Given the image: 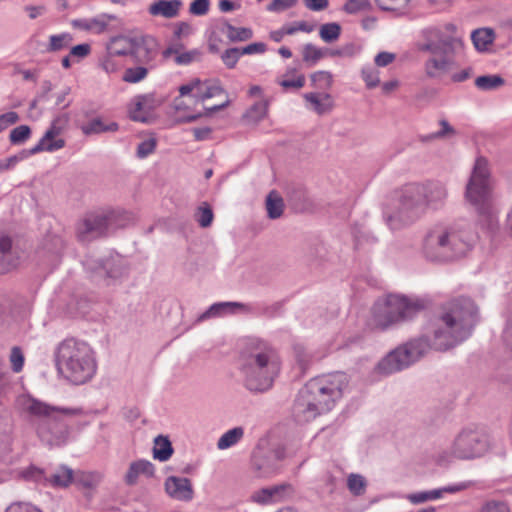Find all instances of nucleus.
Returning <instances> with one entry per match:
<instances>
[{
  "instance_id": "nucleus-1",
  "label": "nucleus",
  "mask_w": 512,
  "mask_h": 512,
  "mask_svg": "<svg viewBox=\"0 0 512 512\" xmlns=\"http://www.w3.org/2000/svg\"><path fill=\"white\" fill-rule=\"evenodd\" d=\"M478 321L479 311L474 301L464 296L455 298L443 305L423 335L390 352L379 362L378 369L392 374L407 368L432 349L454 348L471 336Z\"/></svg>"
},
{
  "instance_id": "nucleus-2",
  "label": "nucleus",
  "mask_w": 512,
  "mask_h": 512,
  "mask_svg": "<svg viewBox=\"0 0 512 512\" xmlns=\"http://www.w3.org/2000/svg\"><path fill=\"white\" fill-rule=\"evenodd\" d=\"M17 405L30 418L40 440L49 446H61L67 442L70 430L64 417L83 414L81 408L53 406L29 395L18 397Z\"/></svg>"
},
{
  "instance_id": "nucleus-3",
  "label": "nucleus",
  "mask_w": 512,
  "mask_h": 512,
  "mask_svg": "<svg viewBox=\"0 0 512 512\" xmlns=\"http://www.w3.org/2000/svg\"><path fill=\"white\" fill-rule=\"evenodd\" d=\"M347 386L344 373L324 375L309 380L299 391L293 405V415L298 422H309L328 412L342 397Z\"/></svg>"
},
{
  "instance_id": "nucleus-4",
  "label": "nucleus",
  "mask_w": 512,
  "mask_h": 512,
  "mask_svg": "<svg viewBox=\"0 0 512 512\" xmlns=\"http://www.w3.org/2000/svg\"><path fill=\"white\" fill-rule=\"evenodd\" d=\"M280 371L276 349L268 342L253 338L246 341L240 354V372L244 386L252 392L269 390Z\"/></svg>"
},
{
  "instance_id": "nucleus-5",
  "label": "nucleus",
  "mask_w": 512,
  "mask_h": 512,
  "mask_svg": "<svg viewBox=\"0 0 512 512\" xmlns=\"http://www.w3.org/2000/svg\"><path fill=\"white\" fill-rule=\"evenodd\" d=\"M472 248L469 223L464 219L438 223L423 239V254L432 262L447 263L464 257Z\"/></svg>"
},
{
  "instance_id": "nucleus-6",
  "label": "nucleus",
  "mask_w": 512,
  "mask_h": 512,
  "mask_svg": "<svg viewBox=\"0 0 512 512\" xmlns=\"http://www.w3.org/2000/svg\"><path fill=\"white\" fill-rule=\"evenodd\" d=\"M56 365L70 382L79 385L89 381L96 372V360L91 347L83 341L70 338L57 348Z\"/></svg>"
},
{
  "instance_id": "nucleus-7",
  "label": "nucleus",
  "mask_w": 512,
  "mask_h": 512,
  "mask_svg": "<svg viewBox=\"0 0 512 512\" xmlns=\"http://www.w3.org/2000/svg\"><path fill=\"white\" fill-rule=\"evenodd\" d=\"M416 47L420 52H429V57L424 63L425 74L429 78H439L449 71L453 56L463 48V42L455 37L444 35L435 28L425 29L422 32V40Z\"/></svg>"
},
{
  "instance_id": "nucleus-8",
  "label": "nucleus",
  "mask_w": 512,
  "mask_h": 512,
  "mask_svg": "<svg viewBox=\"0 0 512 512\" xmlns=\"http://www.w3.org/2000/svg\"><path fill=\"white\" fill-rule=\"evenodd\" d=\"M466 200L476 210L479 221L489 230L497 226V212L493 205L492 187L487 161L476 160L465 190Z\"/></svg>"
},
{
  "instance_id": "nucleus-9",
  "label": "nucleus",
  "mask_w": 512,
  "mask_h": 512,
  "mask_svg": "<svg viewBox=\"0 0 512 512\" xmlns=\"http://www.w3.org/2000/svg\"><path fill=\"white\" fill-rule=\"evenodd\" d=\"M425 307L422 299L390 294L374 303L368 324L372 329L386 330L412 319Z\"/></svg>"
},
{
  "instance_id": "nucleus-10",
  "label": "nucleus",
  "mask_w": 512,
  "mask_h": 512,
  "mask_svg": "<svg viewBox=\"0 0 512 512\" xmlns=\"http://www.w3.org/2000/svg\"><path fill=\"white\" fill-rule=\"evenodd\" d=\"M421 197L415 184L405 186L393 211L385 213V221L390 229L399 230L409 226L426 213Z\"/></svg>"
},
{
  "instance_id": "nucleus-11",
  "label": "nucleus",
  "mask_w": 512,
  "mask_h": 512,
  "mask_svg": "<svg viewBox=\"0 0 512 512\" xmlns=\"http://www.w3.org/2000/svg\"><path fill=\"white\" fill-rule=\"evenodd\" d=\"M116 226V213H89L77 224V237L83 243H88L105 236Z\"/></svg>"
},
{
  "instance_id": "nucleus-12",
  "label": "nucleus",
  "mask_w": 512,
  "mask_h": 512,
  "mask_svg": "<svg viewBox=\"0 0 512 512\" xmlns=\"http://www.w3.org/2000/svg\"><path fill=\"white\" fill-rule=\"evenodd\" d=\"M487 444L481 435L473 430H462L452 442L449 454L453 458L466 460L481 456Z\"/></svg>"
},
{
  "instance_id": "nucleus-13",
  "label": "nucleus",
  "mask_w": 512,
  "mask_h": 512,
  "mask_svg": "<svg viewBox=\"0 0 512 512\" xmlns=\"http://www.w3.org/2000/svg\"><path fill=\"white\" fill-rule=\"evenodd\" d=\"M159 42L151 35L135 36L130 57L135 64L156 67L159 55Z\"/></svg>"
},
{
  "instance_id": "nucleus-14",
  "label": "nucleus",
  "mask_w": 512,
  "mask_h": 512,
  "mask_svg": "<svg viewBox=\"0 0 512 512\" xmlns=\"http://www.w3.org/2000/svg\"><path fill=\"white\" fill-rule=\"evenodd\" d=\"M67 122V115L56 117L39 142L33 148L28 150L30 155H34L42 151L53 152L62 149L65 146V140L57 138V136L62 133Z\"/></svg>"
},
{
  "instance_id": "nucleus-15",
  "label": "nucleus",
  "mask_w": 512,
  "mask_h": 512,
  "mask_svg": "<svg viewBox=\"0 0 512 512\" xmlns=\"http://www.w3.org/2000/svg\"><path fill=\"white\" fill-rule=\"evenodd\" d=\"M419 194L422 195V204L427 211L428 209H439L445 203L448 196L446 186L438 181H430L426 183H414Z\"/></svg>"
},
{
  "instance_id": "nucleus-16",
  "label": "nucleus",
  "mask_w": 512,
  "mask_h": 512,
  "mask_svg": "<svg viewBox=\"0 0 512 512\" xmlns=\"http://www.w3.org/2000/svg\"><path fill=\"white\" fill-rule=\"evenodd\" d=\"M160 104L161 102L155 98L154 94L138 95L130 105V118L145 123L148 121L150 113Z\"/></svg>"
},
{
  "instance_id": "nucleus-17",
  "label": "nucleus",
  "mask_w": 512,
  "mask_h": 512,
  "mask_svg": "<svg viewBox=\"0 0 512 512\" xmlns=\"http://www.w3.org/2000/svg\"><path fill=\"white\" fill-rule=\"evenodd\" d=\"M20 264V253L7 235L0 236V274L16 269Z\"/></svg>"
},
{
  "instance_id": "nucleus-18",
  "label": "nucleus",
  "mask_w": 512,
  "mask_h": 512,
  "mask_svg": "<svg viewBox=\"0 0 512 512\" xmlns=\"http://www.w3.org/2000/svg\"><path fill=\"white\" fill-rule=\"evenodd\" d=\"M293 492V488L290 484L283 483L279 485H273L265 487L255 491L251 495V500L258 504H270L281 501L286 497L290 496Z\"/></svg>"
},
{
  "instance_id": "nucleus-19",
  "label": "nucleus",
  "mask_w": 512,
  "mask_h": 512,
  "mask_svg": "<svg viewBox=\"0 0 512 512\" xmlns=\"http://www.w3.org/2000/svg\"><path fill=\"white\" fill-rule=\"evenodd\" d=\"M165 489L169 496L180 501H189L194 494L191 481L183 477H168L165 481Z\"/></svg>"
},
{
  "instance_id": "nucleus-20",
  "label": "nucleus",
  "mask_w": 512,
  "mask_h": 512,
  "mask_svg": "<svg viewBox=\"0 0 512 512\" xmlns=\"http://www.w3.org/2000/svg\"><path fill=\"white\" fill-rule=\"evenodd\" d=\"M252 466L262 477H267L278 469L267 449L257 447L252 454Z\"/></svg>"
},
{
  "instance_id": "nucleus-21",
  "label": "nucleus",
  "mask_w": 512,
  "mask_h": 512,
  "mask_svg": "<svg viewBox=\"0 0 512 512\" xmlns=\"http://www.w3.org/2000/svg\"><path fill=\"white\" fill-rule=\"evenodd\" d=\"M181 6L180 0H157L149 6L148 12L152 16L171 19L179 15Z\"/></svg>"
},
{
  "instance_id": "nucleus-22",
  "label": "nucleus",
  "mask_w": 512,
  "mask_h": 512,
  "mask_svg": "<svg viewBox=\"0 0 512 512\" xmlns=\"http://www.w3.org/2000/svg\"><path fill=\"white\" fill-rule=\"evenodd\" d=\"M134 39L125 35L112 37L106 44V50L110 55L130 56Z\"/></svg>"
},
{
  "instance_id": "nucleus-23",
  "label": "nucleus",
  "mask_w": 512,
  "mask_h": 512,
  "mask_svg": "<svg viewBox=\"0 0 512 512\" xmlns=\"http://www.w3.org/2000/svg\"><path fill=\"white\" fill-rule=\"evenodd\" d=\"M139 475H145L147 477L153 476V464L150 461L143 459L132 462L125 475V482L128 485H134L137 482Z\"/></svg>"
},
{
  "instance_id": "nucleus-24",
  "label": "nucleus",
  "mask_w": 512,
  "mask_h": 512,
  "mask_svg": "<svg viewBox=\"0 0 512 512\" xmlns=\"http://www.w3.org/2000/svg\"><path fill=\"white\" fill-rule=\"evenodd\" d=\"M244 305L238 302H219L211 305L205 312L198 316L197 322H202L210 318L232 313L237 308H243Z\"/></svg>"
},
{
  "instance_id": "nucleus-25",
  "label": "nucleus",
  "mask_w": 512,
  "mask_h": 512,
  "mask_svg": "<svg viewBox=\"0 0 512 512\" xmlns=\"http://www.w3.org/2000/svg\"><path fill=\"white\" fill-rule=\"evenodd\" d=\"M494 38V31L490 28L476 29L471 34L472 42L475 48L480 52L487 51L488 47L492 45Z\"/></svg>"
},
{
  "instance_id": "nucleus-26",
  "label": "nucleus",
  "mask_w": 512,
  "mask_h": 512,
  "mask_svg": "<svg viewBox=\"0 0 512 512\" xmlns=\"http://www.w3.org/2000/svg\"><path fill=\"white\" fill-rule=\"evenodd\" d=\"M304 98L313 105L314 110L322 115L329 112L333 107V101L329 94L319 95L317 93H306Z\"/></svg>"
},
{
  "instance_id": "nucleus-27",
  "label": "nucleus",
  "mask_w": 512,
  "mask_h": 512,
  "mask_svg": "<svg viewBox=\"0 0 512 512\" xmlns=\"http://www.w3.org/2000/svg\"><path fill=\"white\" fill-rule=\"evenodd\" d=\"M118 128L119 125L116 122L105 124L100 118H94L81 126V130L85 135L115 132L118 130Z\"/></svg>"
},
{
  "instance_id": "nucleus-28",
  "label": "nucleus",
  "mask_w": 512,
  "mask_h": 512,
  "mask_svg": "<svg viewBox=\"0 0 512 512\" xmlns=\"http://www.w3.org/2000/svg\"><path fill=\"white\" fill-rule=\"evenodd\" d=\"M73 481V470L67 466H60L57 471L48 476L47 485L65 488Z\"/></svg>"
},
{
  "instance_id": "nucleus-29",
  "label": "nucleus",
  "mask_w": 512,
  "mask_h": 512,
  "mask_svg": "<svg viewBox=\"0 0 512 512\" xmlns=\"http://www.w3.org/2000/svg\"><path fill=\"white\" fill-rule=\"evenodd\" d=\"M173 454V448L168 437L159 435L154 440L153 457L159 461H167Z\"/></svg>"
},
{
  "instance_id": "nucleus-30",
  "label": "nucleus",
  "mask_w": 512,
  "mask_h": 512,
  "mask_svg": "<svg viewBox=\"0 0 512 512\" xmlns=\"http://www.w3.org/2000/svg\"><path fill=\"white\" fill-rule=\"evenodd\" d=\"M96 270L100 275H105L106 277L112 279L121 277L125 272V269L120 261L113 258L99 263V267H97Z\"/></svg>"
},
{
  "instance_id": "nucleus-31",
  "label": "nucleus",
  "mask_w": 512,
  "mask_h": 512,
  "mask_svg": "<svg viewBox=\"0 0 512 512\" xmlns=\"http://www.w3.org/2000/svg\"><path fill=\"white\" fill-rule=\"evenodd\" d=\"M224 29H226L225 33L230 42H243L253 37V32L250 28L235 27L227 21L224 23Z\"/></svg>"
},
{
  "instance_id": "nucleus-32",
  "label": "nucleus",
  "mask_w": 512,
  "mask_h": 512,
  "mask_svg": "<svg viewBox=\"0 0 512 512\" xmlns=\"http://www.w3.org/2000/svg\"><path fill=\"white\" fill-rule=\"evenodd\" d=\"M152 69V67L143 64H136V66L129 67L124 71L122 80L127 83H139L148 76L149 71Z\"/></svg>"
},
{
  "instance_id": "nucleus-33",
  "label": "nucleus",
  "mask_w": 512,
  "mask_h": 512,
  "mask_svg": "<svg viewBox=\"0 0 512 512\" xmlns=\"http://www.w3.org/2000/svg\"><path fill=\"white\" fill-rule=\"evenodd\" d=\"M244 435L242 427H235L225 432L217 442V448L224 450L238 443Z\"/></svg>"
},
{
  "instance_id": "nucleus-34",
  "label": "nucleus",
  "mask_w": 512,
  "mask_h": 512,
  "mask_svg": "<svg viewBox=\"0 0 512 512\" xmlns=\"http://www.w3.org/2000/svg\"><path fill=\"white\" fill-rule=\"evenodd\" d=\"M223 92V89L216 84H211L210 81H201V86L197 87V91L193 94L195 99L204 102L207 99L215 97Z\"/></svg>"
},
{
  "instance_id": "nucleus-35",
  "label": "nucleus",
  "mask_w": 512,
  "mask_h": 512,
  "mask_svg": "<svg viewBox=\"0 0 512 512\" xmlns=\"http://www.w3.org/2000/svg\"><path fill=\"white\" fill-rule=\"evenodd\" d=\"M73 41V37L70 33H61L56 35H51L49 37V43L47 45L46 51L51 52H58L63 49H66L70 46V44Z\"/></svg>"
},
{
  "instance_id": "nucleus-36",
  "label": "nucleus",
  "mask_w": 512,
  "mask_h": 512,
  "mask_svg": "<svg viewBox=\"0 0 512 512\" xmlns=\"http://www.w3.org/2000/svg\"><path fill=\"white\" fill-rule=\"evenodd\" d=\"M504 83V79L500 75L496 74L479 76L475 80L476 87L483 91L497 89L504 85Z\"/></svg>"
},
{
  "instance_id": "nucleus-37",
  "label": "nucleus",
  "mask_w": 512,
  "mask_h": 512,
  "mask_svg": "<svg viewBox=\"0 0 512 512\" xmlns=\"http://www.w3.org/2000/svg\"><path fill=\"white\" fill-rule=\"evenodd\" d=\"M283 200L275 192L269 193L266 199V209L268 217L271 219L279 218L283 213Z\"/></svg>"
},
{
  "instance_id": "nucleus-38",
  "label": "nucleus",
  "mask_w": 512,
  "mask_h": 512,
  "mask_svg": "<svg viewBox=\"0 0 512 512\" xmlns=\"http://www.w3.org/2000/svg\"><path fill=\"white\" fill-rule=\"evenodd\" d=\"M341 34V26L336 22L326 23L321 25L319 35L326 43L336 41Z\"/></svg>"
},
{
  "instance_id": "nucleus-39",
  "label": "nucleus",
  "mask_w": 512,
  "mask_h": 512,
  "mask_svg": "<svg viewBox=\"0 0 512 512\" xmlns=\"http://www.w3.org/2000/svg\"><path fill=\"white\" fill-rule=\"evenodd\" d=\"M267 107L268 103L266 101L256 102L246 111L244 117L249 122H258L266 116Z\"/></svg>"
},
{
  "instance_id": "nucleus-40",
  "label": "nucleus",
  "mask_w": 512,
  "mask_h": 512,
  "mask_svg": "<svg viewBox=\"0 0 512 512\" xmlns=\"http://www.w3.org/2000/svg\"><path fill=\"white\" fill-rule=\"evenodd\" d=\"M31 128L28 125H20L10 131L9 141L12 145H21L31 137Z\"/></svg>"
},
{
  "instance_id": "nucleus-41",
  "label": "nucleus",
  "mask_w": 512,
  "mask_h": 512,
  "mask_svg": "<svg viewBox=\"0 0 512 512\" xmlns=\"http://www.w3.org/2000/svg\"><path fill=\"white\" fill-rule=\"evenodd\" d=\"M21 475L25 480L34 481L39 484L47 485L48 482V476L45 471L33 465L23 470Z\"/></svg>"
},
{
  "instance_id": "nucleus-42",
  "label": "nucleus",
  "mask_w": 512,
  "mask_h": 512,
  "mask_svg": "<svg viewBox=\"0 0 512 512\" xmlns=\"http://www.w3.org/2000/svg\"><path fill=\"white\" fill-rule=\"evenodd\" d=\"M325 57L324 49L318 48L315 45L308 43L303 48V60L310 65H314L320 59Z\"/></svg>"
},
{
  "instance_id": "nucleus-43",
  "label": "nucleus",
  "mask_w": 512,
  "mask_h": 512,
  "mask_svg": "<svg viewBox=\"0 0 512 512\" xmlns=\"http://www.w3.org/2000/svg\"><path fill=\"white\" fill-rule=\"evenodd\" d=\"M442 496V491L440 490H431V491H423L417 493H411L406 496V498L412 504H420L426 501L435 500Z\"/></svg>"
},
{
  "instance_id": "nucleus-44",
  "label": "nucleus",
  "mask_w": 512,
  "mask_h": 512,
  "mask_svg": "<svg viewBox=\"0 0 512 512\" xmlns=\"http://www.w3.org/2000/svg\"><path fill=\"white\" fill-rule=\"evenodd\" d=\"M196 221L198 224L203 227H209L213 221V211L208 203L203 202L201 206L198 208L196 214Z\"/></svg>"
},
{
  "instance_id": "nucleus-45",
  "label": "nucleus",
  "mask_w": 512,
  "mask_h": 512,
  "mask_svg": "<svg viewBox=\"0 0 512 512\" xmlns=\"http://www.w3.org/2000/svg\"><path fill=\"white\" fill-rule=\"evenodd\" d=\"M202 55L203 53L199 49L183 50L178 56L174 57V62L177 65H189L193 62L200 61Z\"/></svg>"
},
{
  "instance_id": "nucleus-46",
  "label": "nucleus",
  "mask_w": 512,
  "mask_h": 512,
  "mask_svg": "<svg viewBox=\"0 0 512 512\" xmlns=\"http://www.w3.org/2000/svg\"><path fill=\"white\" fill-rule=\"evenodd\" d=\"M116 19V16L115 15H111V14H101L95 18H91L90 19V24H91V32H94V33H102L104 32L109 23L111 21H114Z\"/></svg>"
},
{
  "instance_id": "nucleus-47",
  "label": "nucleus",
  "mask_w": 512,
  "mask_h": 512,
  "mask_svg": "<svg viewBox=\"0 0 512 512\" xmlns=\"http://www.w3.org/2000/svg\"><path fill=\"white\" fill-rule=\"evenodd\" d=\"M347 486L352 494L359 496L364 493L366 482L363 476L350 474L347 479Z\"/></svg>"
},
{
  "instance_id": "nucleus-48",
  "label": "nucleus",
  "mask_w": 512,
  "mask_h": 512,
  "mask_svg": "<svg viewBox=\"0 0 512 512\" xmlns=\"http://www.w3.org/2000/svg\"><path fill=\"white\" fill-rule=\"evenodd\" d=\"M240 56H241L240 48L233 47V48L226 49L222 53L221 60L223 61L224 65L227 68L233 69L236 66Z\"/></svg>"
},
{
  "instance_id": "nucleus-49",
  "label": "nucleus",
  "mask_w": 512,
  "mask_h": 512,
  "mask_svg": "<svg viewBox=\"0 0 512 512\" xmlns=\"http://www.w3.org/2000/svg\"><path fill=\"white\" fill-rule=\"evenodd\" d=\"M293 352L298 364L301 366L302 369H305L308 366L311 359V355L307 351L306 347L303 344H294Z\"/></svg>"
},
{
  "instance_id": "nucleus-50",
  "label": "nucleus",
  "mask_w": 512,
  "mask_h": 512,
  "mask_svg": "<svg viewBox=\"0 0 512 512\" xmlns=\"http://www.w3.org/2000/svg\"><path fill=\"white\" fill-rule=\"evenodd\" d=\"M371 9L369 0H347L344 5V10L349 14H355L361 11H368Z\"/></svg>"
},
{
  "instance_id": "nucleus-51",
  "label": "nucleus",
  "mask_w": 512,
  "mask_h": 512,
  "mask_svg": "<svg viewBox=\"0 0 512 512\" xmlns=\"http://www.w3.org/2000/svg\"><path fill=\"white\" fill-rule=\"evenodd\" d=\"M361 74L369 89L375 88L380 83L379 72L372 67L363 68Z\"/></svg>"
},
{
  "instance_id": "nucleus-52",
  "label": "nucleus",
  "mask_w": 512,
  "mask_h": 512,
  "mask_svg": "<svg viewBox=\"0 0 512 512\" xmlns=\"http://www.w3.org/2000/svg\"><path fill=\"white\" fill-rule=\"evenodd\" d=\"M31 156L28 150H23L17 155L10 156L4 160H0V173L9 170L19 161Z\"/></svg>"
},
{
  "instance_id": "nucleus-53",
  "label": "nucleus",
  "mask_w": 512,
  "mask_h": 512,
  "mask_svg": "<svg viewBox=\"0 0 512 512\" xmlns=\"http://www.w3.org/2000/svg\"><path fill=\"white\" fill-rule=\"evenodd\" d=\"M480 512H510V508L504 501L489 500L483 504Z\"/></svg>"
},
{
  "instance_id": "nucleus-54",
  "label": "nucleus",
  "mask_w": 512,
  "mask_h": 512,
  "mask_svg": "<svg viewBox=\"0 0 512 512\" xmlns=\"http://www.w3.org/2000/svg\"><path fill=\"white\" fill-rule=\"evenodd\" d=\"M311 81L315 85L328 88L332 83V75L328 71H317L311 75Z\"/></svg>"
},
{
  "instance_id": "nucleus-55",
  "label": "nucleus",
  "mask_w": 512,
  "mask_h": 512,
  "mask_svg": "<svg viewBox=\"0 0 512 512\" xmlns=\"http://www.w3.org/2000/svg\"><path fill=\"white\" fill-rule=\"evenodd\" d=\"M209 7V0H194L189 6V13L195 16H203L208 13Z\"/></svg>"
},
{
  "instance_id": "nucleus-56",
  "label": "nucleus",
  "mask_w": 512,
  "mask_h": 512,
  "mask_svg": "<svg viewBox=\"0 0 512 512\" xmlns=\"http://www.w3.org/2000/svg\"><path fill=\"white\" fill-rule=\"evenodd\" d=\"M10 362L12 365V370L16 373L20 372L23 369L24 365V356L19 347H13L10 354Z\"/></svg>"
},
{
  "instance_id": "nucleus-57",
  "label": "nucleus",
  "mask_w": 512,
  "mask_h": 512,
  "mask_svg": "<svg viewBox=\"0 0 512 512\" xmlns=\"http://www.w3.org/2000/svg\"><path fill=\"white\" fill-rule=\"evenodd\" d=\"M380 9L384 11H396L407 6L409 0H375Z\"/></svg>"
},
{
  "instance_id": "nucleus-58",
  "label": "nucleus",
  "mask_w": 512,
  "mask_h": 512,
  "mask_svg": "<svg viewBox=\"0 0 512 512\" xmlns=\"http://www.w3.org/2000/svg\"><path fill=\"white\" fill-rule=\"evenodd\" d=\"M91 52V46L88 43L78 44L70 49V56H72L75 61H80L87 57Z\"/></svg>"
},
{
  "instance_id": "nucleus-59",
  "label": "nucleus",
  "mask_w": 512,
  "mask_h": 512,
  "mask_svg": "<svg viewBox=\"0 0 512 512\" xmlns=\"http://www.w3.org/2000/svg\"><path fill=\"white\" fill-rule=\"evenodd\" d=\"M156 148V140L153 138H150L148 140L142 141L138 147H137V156L139 158H145Z\"/></svg>"
},
{
  "instance_id": "nucleus-60",
  "label": "nucleus",
  "mask_w": 512,
  "mask_h": 512,
  "mask_svg": "<svg viewBox=\"0 0 512 512\" xmlns=\"http://www.w3.org/2000/svg\"><path fill=\"white\" fill-rule=\"evenodd\" d=\"M5 512H42V511L29 503L16 502V503H12L11 505H9L6 508Z\"/></svg>"
},
{
  "instance_id": "nucleus-61",
  "label": "nucleus",
  "mask_w": 512,
  "mask_h": 512,
  "mask_svg": "<svg viewBox=\"0 0 512 512\" xmlns=\"http://www.w3.org/2000/svg\"><path fill=\"white\" fill-rule=\"evenodd\" d=\"M115 55H110L108 52L100 61V66L107 73H114L119 69V64L114 60Z\"/></svg>"
},
{
  "instance_id": "nucleus-62",
  "label": "nucleus",
  "mask_w": 512,
  "mask_h": 512,
  "mask_svg": "<svg viewBox=\"0 0 512 512\" xmlns=\"http://www.w3.org/2000/svg\"><path fill=\"white\" fill-rule=\"evenodd\" d=\"M19 121L18 113L10 111L0 115V126L1 131L5 130L10 125H13Z\"/></svg>"
},
{
  "instance_id": "nucleus-63",
  "label": "nucleus",
  "mask_w": 512,
  "mask_h": 512,
  "mask_svg": "<svg viewBox=\"0 0 512 512\" xmlns=\"http://www.w3.org/2000/svg\"><path fill=\"white\" fill-rule=\"evenodd\" d=\"M297 0H272L268 5L269 11H283L295 6Z\"/></svg>"
},
{
  "instance_id": "nucleus-64",
  "label": "nucleus",
  "mask_w": 512,
  "mask_h": 512,
  "mask_svg": "<svg viewBox=\"0 0 512 512\" xmlns=\"http://www.w3.org/2000/svg\"><path fill=\"white\" fill-rule=\"evenodd\" d=\"M266 51V45L262 42L252 43L240 48L241 55L261 54Z\"/></svg>"
}]
</instances>
